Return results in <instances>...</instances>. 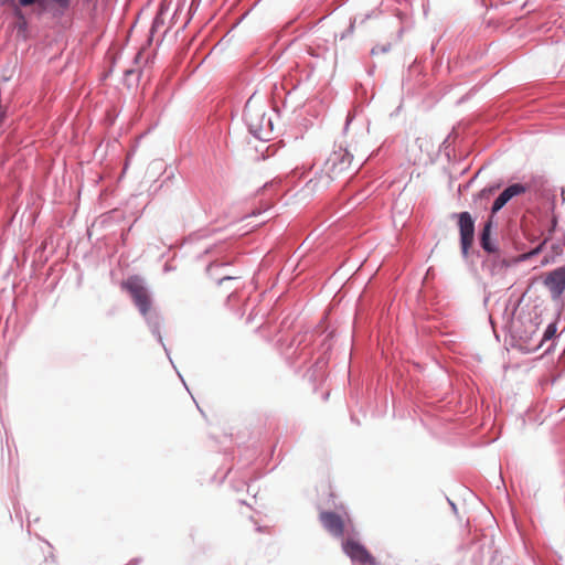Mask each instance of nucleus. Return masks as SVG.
<instances>
[{
    "label": "nucleus",
    "instance_id": "17",
    "mask_svg": "<svg viewBox=\"0 0 565 565\" xmlns=\"http://www.w3.org/2000/svg\"><path fill=\"white\" fill-rule=\"evenodd\" d=\"M61 8H67L70 4V0H54Z\"/></svg>",
    "mask_w": 565,
    "mask_h": 565
},
{
    "label": "nucleus",
    "instance_id": "6",
    "mask_svg": "<svg viewBox=\"0 0 565 565\" xmlns=\"http://www.w3.org/2000/svg\"><path fill=\"white\" fill-rule=\"evenodd\" d=\"M458 226L460 232V245L462 255L466 257L468 250L473 242L475 236V221L469 212H461L457 214Z\"/></svg>",
    "mask_w": 565,
    "mask_h": 565
},
{
    "label": "nucleus",
    "instance_id": "23",
    "mask_svg": "<svg viewBox=\"0 0 565 565\" xmlns=\"http://www.w3.org/2000/svg\"><path fill=\"white\" fill-rule=\"evenodd\" d=\"M529 256H530V254H524L523 258H527Z\"/></svg>",
    "mask_w": 565,
    "mask_h": 565
},
{
    "label": "nucleus",
    "instance_id": "22",
    "mask_svg": "<svg viewBox=\"0 0 565 565\" xmlns=\"http://www.w3.org/2000/svg\"><path fill=\"white\" fill-rule=\"evenodd\" d=\"M213 266H214V264H211L207 269L211 270L213 268Z\"/></svg>",
    "mask_w": 565,
    "mask_h": 565
},
{
    "label": "nucleus",
    "instance_id": "4",
    "mask_svg": "<svg viewBox=\"0 0 565 565\" xmlns=\"http://www.w3.org/2000/svg\"><path fill=\"white\" fill-rule=\"evenodd\" d=\"M122 287L130 294L140 313L147 319L153 332L158 331L159 317L151 312V298L143 279L138 276L129 277Z\"/></svg>",
    "mask_w": 565,
    "mask_h": 565
},
{
    "label": "nucleus",
    "instance_id": "8",
    "mask_svg": "<svg viewBox=\"0 0 565 565\" xmlns=\"http://www.w3.org/2000/svg\"><path fill=\"white\" fill-rule=\"evenodd\" d=\"M543 284L552 298L557 299L565 290V267H558L544 276Z\"/></svg>",
    "mask_w": 565,
    "mask_h": 565
},
{
    "label": "nucleus",
    "instance_id": "19",
    "mask_svg": "<svg viewBox=\"0 0 565 565\" xmlns=\"http://www.w3.org/2000/svg\"><path fill=\"white\" fill-rule=\"evenodd\" d=\"M231 279H233V277L225 276V277L221 278L218 282L222 284L224 280H231Z\"/></svg>",
    "mask_w": 565,
    "mask_h": 565
},
{
    "label": "nucleus",
    "instance_id": "7",
    "mask_svg": "<svg viewBox=\"0 0 565 565\" xmlns=\"http://www.w3.org/2000/svg\"><path fill=\"white\" fill-rule=\"evenodd\" d=\"M344 553L353 561L361 565H377L376 559L369 551L359 542L348 539L342 544Z\"/></svg>",
    "mask_w": 565,
    "mask_h": 565
},
{
    "label": "nucleus",
    "instance_id": "14",
    "mask_svg": "<svg viewBox=\"0 0 565 565\" xmlns=\"http://www.w3.org/2000/svg\"><path fill=\"white\" fill-rule=\"evenodd\" d=\"M498 188H499V186L484 188V189H482V190L479 192V196H480V198L488 199L490 195H492V194L494 193V191H495Z\"/></svg>",
    "mask_w": 565,
    "mask_h": 565
},
{
    "label": "nucleus",
    "instance_id": "21",
    "mask_svg": "<svg viewBox=\"0 0 565 565\" xmlns=\"http://www.w3.org/2000/svg\"><path fill=\"white\" fill-rule=\"evenodd\" d=\"M137 563H138L137 561H131L128 563V565H137Z\"/></svg>",
    "mask_w": 565,
    "mask_h": 565
},
{
    "label": "nucleus",
    "instance_id": "15",
    "mask_svg": "<svg viewBox=\"0 0 565 565\" xmlns=\"http://www.w3.org/2000/svg\"><path fill=\"white\" fill-rule=\"evenodd\" d=\"M390 50V46L388 45H382V46H374L372 50H371V54L375 55L377 53H386L387 51Z\"/></svg>",
    "mask_w": 565,
    "mask_h": 565
},
{
    "label": "nucleus",
    "instance_id": "13",
    "mask_svg": "<svg viewBox=\"0 0 565 565\" xmlns=\"http://www.w3.org/2000/svg\"><path fill=\"white\" fill-rule=\"evenodd\" d=\"M505 204H507V203H505L504 198H502L501 195H499V196L495 199V201L493 202V205H492V209H491L492 213L494 214V213L499 212V211H500V210H501Z\"/></svg>",
    "mask_w": 565,
    "mask_h": 565
},
{
    "label": "nucleus",
    "instance_id": "12",
    "mask_svg": "<svg viewBox=\"0 0 565 565\" xmlns=\"http://www.w3.org/2000/svg\"><path fill=\"white\" fill-rule=\"evenodd\" d=\"M526 192V185L521 183H514L512 185H509L507 189H504L500 195L504 198L505 203H508L511 199L514 196H518L520 194H523Z\"/></svg>",
    "mask_w": 565,
    "mask_h": 565
},
{
    "label": "nucleus",
    "instance_id": "18",
    "mask_svg": "<svg viewBox=\"0 0 565 565\" xmlns=\"http://www.w3.org/2000/svg\"><path fill=\"white\" fill-rule=\"evenodd\" d=\"M36 0H19V3L22 6V7H28V6H31L35 2Z\"/></svg>",
    "mask_w": 565,
    "mask_h": 565
},
{
    "label": "nucleus",
    "instance_id": "3",
    "mask_svg": "<svg viewBox=\"0 0 565 565\" xmlns=\"http://www.w3.org/2000/svg\"><path fill=\"white\" fill-rule=\"evenodd\" d=\"M244 120L249 132L257 139L268 141L273 135V121L264 105L248 99L244 107Z\"/></svg>",
    "mask_w": 565,
    "mask_h": 565
},
{
    "label": "nucleus",
    "instance_id": "5",
    "mask_svg": "<svg viewBox=\"0 0 565 565\" xmlns=\"http://www.w3.org/2000/svg\"><path fill=\"white\" fill-rule=\"evenodd\" d=\"M353 156L343 148L334 150L326 161V171L331 178L340 175L342 172L350 169Z\"/></svg>",
    "mask_w": 565,
    "mask_h": 565
},
{
    "label": "nucleus",
    "instance_id": "16",
    "mask_svg": "<svg viewBox=\"0 0 565 565\" xmlns=\"http://www.w3.org/2000/svg\"><path fill=\"white\" fill-rule=\"evenodd\" d=\"M552 249H553V259L556 257V256H559L563 252L562 249V246L558 245V244H553L552 245Z\"/></svg>",
    "mask_w": 565,
    "mask_h": 565
},
{
    "label": "nucleus",
    "instance_id": "10",
    "mask_svg": "<svg viewBox=\"0 0 565 565\" xmlns=\"http://www.w3.org/2000/svg\"><path fill=\"white\" fill-rule=\"evenodd\" d=\"M557 337L556 322H550L543 332V337L539 345L534 350H543V353H551L554 349V342Z\"/></svg>",
    "mask_w": 565,
    "mask_h": 565
},
{
    "label": "nucleus",
    "instance_id": "2",
    "mask_svg": "<svg viewBox=\"0 0 565 565\" xmlns=\"http://www.w3.org/2000/svg\"><path fill=\"white\" fill-rule=\"evenodd\" d=\"M530 302L525 300V292L516 301H509L507 307L511 309L510 318L507 321V329L510 334L511 345L521 352H526L530 347Z\"/></svg>",
    "mask_w": 565,
    "mask_h": 565
},
{
    "label": "nucleus",
    "instance_id": "9",
    "mask_svg": "<svg viewBox=\"0 0 565 565\" xmlns=\"http://www.w3.org/2000/svg\"><path fill=\"white\" fill-rule=\"evenodd\" d=\"M323 527L334 536H342L344 533V521L334 512H321L319 515Z\"/></svg>",
    "mask_w": 565,
    "mask_h": 565
},
{
    "label": "nucleus",
    "instance_id": "20",
    "mask_svg": "<svg viewBox=\"0 0 565 565\" xmlns=\"http://www.w3.org/2000/svg\"><path fill=\"white\" fill-rule=\"evenodd\" d=\"M15 15L19 17L20 19H23V14L19 9L15 10Z\"/></svg>",
    "mask_w": 565,
    "mask_h": 565
},
{
    "label": "nucleus",
    "instance_id": "1",
    "mask_svg": "<svg viewBox=\"0 0 565 565\" xmlns=\"http://www.w3.org/2000/svg\"><path fill=\"white\" fill-rule=\"evenodd\" d=\"M532 190H534L536 200L541 201V205L537 210V222L542 232L546 231L547 235L543 242L536 247L532 248L531 255L534 257L542 252L547 241L551 238L555 231L557 220L554 214L555 207V191L547 184V181L542 178L532 179Z\"/></svg>",
    "mask_w": 565,
    "mask_h": 565
},
{
    "label": "nucleus",
    "instance_id": "11",
    "mask_svg": "<svg viewBox=\"0 0 565 565\" xmlns=\"http://www.w3.org/2000/svg\"><path fill=\"white\" fill-rule=\"evenodd\" d=\"M492 228V222L488 221L481 232L480 244L484 250L492 253L495 250V246L490 242V233Z\"/></svg>",
    "mask_w": 565,
    "mask_h": 565
}]
</instances>
